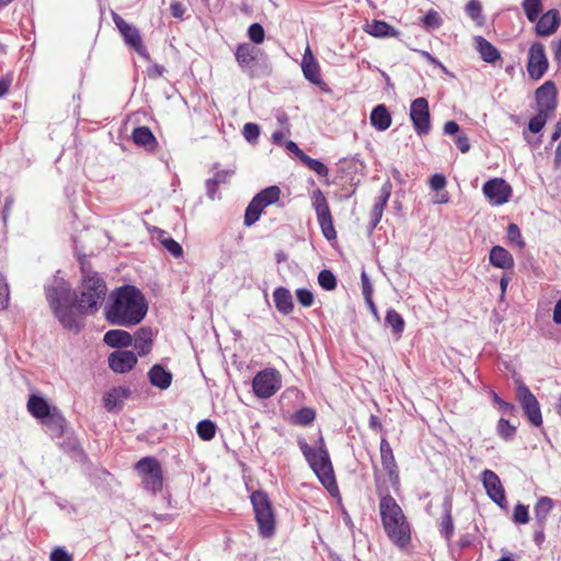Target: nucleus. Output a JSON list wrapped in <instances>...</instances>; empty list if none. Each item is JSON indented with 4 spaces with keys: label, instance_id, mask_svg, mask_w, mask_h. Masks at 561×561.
Instances as JSON below:
<instances>
[{
    "label": "nucleus",
    "instance_id": "a211bd4d",
    "mask_svg": "<svg viewBox=\"0 0 561 561\" xmlns=\"http://www.w3.org/2000/svg\"><path fill=\"white\" fill-rule=\"evenodd\" d=\"M301 69L305 78L314 85L320 88L325 87V82L322 80L320 66L314 58L311 49L307 46L302 56Z\"/></svg>",
    "mask_w": 561,
    "mask_h": 561
},
{
    "label": "nucleus",
    "instance_id": "8fccbe9b",
    "mask_svg": "<svg viewBox=\"0 0 561 561\" xmlns=\"http://www.w3.org/2000/svg\"><path fill=\"white\" fill-rule=\"evenodd\" d=\"M248 37L253 44H262L265 38V31L260 23H253L248 28Z\"/></svg>",
    "mask_w": 561,
    "mask_h": 561
},
{
    "label": "nucleus",
    "instance_id": "423d86ee",
    "mask_svg": "<svg viewBox=\"0 0 561 561\" xmlns=\"http://www.w3.org/2000/svg\"><path fill=\"white\" fill-rule=\"evenodd\" d=\"M250 499L260 535L263 538H271L275 534V515L267 493L257 490L251 494Z\"/></svg>",
    "mask_w": 561,
    "mask_h": 561
},
{
    "label": "nucleus",
    "instance_id": "0e129e2a",
    "mask_svg": "<svg viewBox=\"0 0 561 561\" xmlns=\"http://www.w3.org/2000/svg\"><path fill=\"white\" fill-rule=\"evenodd\" d=\"M286 150L290 153H294L300 161H302L306 153L298 147V145L293 140H287L284 142Z\"/></svg>",
    "mask_w": 561,
    "mask_h": 561
},
{
    "label": "nucleus",
    "instance_id": "72a5a7b5",
    "mask_svg": "<svg viewBox=\"0 0 561 561\" xmlns=\"http://www.w3.org/2000/svg\"><path fill=\"white\" fill-rule=\"evenodd\" d=\"M366 32L375 37H396L399 31L391 26L389 23L380 20H374L367 25Z\"/></svg>",
    "mask_w": 561,
    "mask_h": 561
},
{
    "label": "nucleus",
    "instance_id": "f257e3e1",
    "mask_svg": "<svg viewBox=\"0 0 561 561\" xmlns=\"http://www.w3.org/2000/svg\"><path fill=\"white\" fill-rule=\"evenodd\" d=\"M80 296L71 288L69 282L55 276L45 286L47 302L64 329L78 333L84 327V317L94 314L107 294L106 282L99 273L81 263Z\"/></svg>",
    "mask_w": 561,
    "mask_h": 561
},
{
    "label": "nucleus",
    "instance_id": "ddd939ff",
    "mask_svg": "<svg viewBox=\"0 0 561 561\" xmlns=\"http://www.w3.org/2000/svg\"><path fill=\"white\" fill-rule=\"evenodd\" d=\"M549 61L546 55L545 46L540 42H535L528 49L527 71L533 80L541 79L547 72Z\"/></svg>",
    "mask_w": 561,
    "mask_h": 561
},
{
    "label": "nucleus",
    "instance_id": "2f4dec72",
    "mask_svg": "<svg viewBox=\"0 0 561 561\" xmlns=\"http://www.w3.org/2000/svg\"><path fill=\"white\" fill-rule=\"evenodd\" d=\"M276 309L283 314H289L294 310L290 291L285 287H277L273 293Z\"/></svg>",
    "mask_w": 561,
    "mask_h": 561
},
{
    "label": "nucleus",
    "instance_id": "412c9836",
    "mask_svg": "<svg viewBox=\"0 0 561 561\" xmlns=\"http://www.w3.org/2000/svg\"><path fill=\"white\" fill-rule=\"evenodd\" d=\"M233 170H219L216 171L213 178L207 179L205 182L206 195L209 199H220V194L218 193V188L221 184L229 183L231 176L233 175Z\"/></svg>",
    "mask_w": 561,
    "mask_h": 561
},
{
    "label": "nucleus",
    "instance_id": "e433bc0d",
    "mask_svg": "<svg viewBox=\"0 0 561 561\" xmlns=\"http://www.w3.org/2000/svg\"><path fill=\"white\" fill-rule=\"evenodd\" d=\"M316 420V411L312 408L304 407L290 416V423L298 426H308Z\"/></svg>",
    "mask_w": 561,
    "mask_h": 561
},
{
    "label": "nucleus",
    "instance_id": "4c0bfd02",
    "mask_svg": "<svg viewBox=\"0 0 561 561\" xmlns=\"http://www.w3.org/2000/svg\"><path fill=\"white\" fill-rule=\"evenodd\" d=\"M522 8L529 22H536L542 11V0H523Z\"/></svg>",
    "mask_w": 561,
    "mask_h": 561
},
{
    "label": "nucleus",
    "instance_id": "39448f33",
    "mask_svg": "<svg viewBox=\"0 0 561 561\" xmlns=\"http://www.w3.org/2000/svg\"><path fill=\"white\" fill-rule=\"evenodd\" d=\"M236 60L239 67L250 78H255L261 75L270 76L272 67L264 53L250 43H241L237 46L234 51Z\"/></svg>",
    "mask_w": 561,
    "mask_h": 561
},
{
    "label": "nucleus",
    "instance_id": "864d4df0",
    "mask_svg": "<svg viewBox=\"0 0 561 561\" xmlns=\"http://www.w3.org/2000/svg\"><path fill=\"white\" fill-rule=\"evenodd\" d=\"M513 520L515 524H526L529 520L528 506L517 503L514 507Z\"/></svg>",
    "mask_w": 561,
    "mask_h": 561
},
{
    "label": "nucleus",
    "instance_id": "ea45409f",
    "mask_svg": "<svg viewBox=\"0 0 561 561\" xmlns=\"http://www.w3.org/2000/svg\"><path fill=\"white\" fill-rule=\"evenodd\" d=\"M216 424L210 420H203L197 423L196 432L201 439L210 440L216 434Z\"/></svg>",
    "mask_w": 561,
    "mask_h": 561
},
{
    "label": "nucleus",
    "instance_id": "f704fd0d",
    "mask_svg": "<svg viewBox=\"0 0 561 561\" xmlns=\"http://www.w3.org/2000/svg\"><path fill=\"white\" fill-rule=\"evenodd\" d=\"M553 508V501L548 496H541L538 499L535 507V524L536 525H546L547 517Z\"/></svg>",
    "mask_w": 561,
    "mask_h": 561
},
{
    "label": "nucleus",
    "instance_id": "f8f14e48",
    "mask_svg": "<svg viewBox=\"0 0 561 561\" xmlns=\"http://www.w3.org/2000/svg\"><path fill=\"white\" fill-rule=\"evenodd\" d=\"M410 118L419 136H425L431 130L428 102L425 98H416L410 105Z\"/></svg>",
    "mask_w": 561,
    "mask_h": 561
},
{
    "label": "nucleus",
    "instance_id": "6e6552de",
    "mask_svg": "<svg viewBox=\"0 0 561 561\" xmlns=\"http://www.w3.org/2000/svg\"><path fill=\"white\" fill-rule=\"evenodd\" d=\"M282 387V376L275 368L259 371L252 380L254 394L260 399H268Z\"/></svg>",
    "mask_w": 561,
    "mask_h": 561
},
{
    "label": "nucleus",
    "instance_id": "a878e982",
    "mask_svg": "<svg viewBox=\"0 0 561 561\" xmlns=\"http://www.w3.org/2000/svg\"><path fill=\"white\" fill-rule=\"evenodd\" d=\"M490 263L497 268L511 270L514 267L513 255L503 247L494 245L489 255Z\"/></svg>",
    "mask_w": 561,
    "mask_h": 561
},
{
    "label": "nucleus",
    "instance_id": "473e14b6",
    "mask_svg": "<svg viewBox=\"0 0 561 561\" xmlns=\"http://www.w3.org/2000/svg\"><path fill=\"white\" fill-rule=\"evenodd\" d=\"M139 356L147 355L152 347V331L150 328H140L135 334L134 344Z\"/></svg>",
    "mask_w": 561,
    "mask_h": 561
},
{
    "label": "nucleus",
    "instance_id": "f03ea898",
    "mask_svg": "<svg viewBox=\"0 0 561 561\" xmlns=\"http://www.w3.org/2000/svg\"><path fill=\"white\" fill-rule=\"evenodd\" d=\"M147 312L146 297L134 285H123L114 289L104 308V316L110 324L127 328L140 323Z\"/></svg>",
    "mask_w": 561,
    "mask_h": 561
},
{
    "label": "nucleus",
    "instance_id": "dca6fc26",
    "mask_svg": "<svg viewBox=\"0 0 561 561\" xmlns=\"http://www.w3.org/2000/svg\"><path fill=\"white\" fill-rule=\"evenodd\" d=\"M537 111L552 114L557 107V88L553 81H546L535 92Z\"/></svg>",
    "mask_w": 561,
    "mask_h": 561
},
{
    "label": "nucleus",
    "instance_id": "f3484780",
    "mask_svg": "<svg viewBox=\"0 0 561 561\" xmlns=\"http://www.w3.org/2000/svg\"><path fill=\"white\" fill-rule=\"evenodd\" d=\"M138 359L134 352L117 350L108 356V367L116 374L130 371Z\"/></svg>",
    "mask_w": 561,
    "mask_h": 561
},
{
    "label": "nucleus",
    "instance_id": "de8ad7c7",
    "mask_svg": "<svg viewBox=\"0 0 561 561\" xmlns=\"http://www.w3.org/2000/svg\"><path fill=\"white\" fill-rule=\"evenodd\" d=\"M392 184L390 181H386L379 192V196L376 198L374 206L385 209L387 203L391 196Z\"/></svg>",
    "mask_w": 561,
    "mask_h": 561
},
{
    "label": "nucleus",
    "instance_id": "338daca9",
    "mask_svg": "<svg viewBox=\"0 0 561 561\" xmlns=\"http://www.w3.org/2000/svg\"><path fill=\"white\" fill-rule=\"evenodd\" d=\"M170 11L174 18L183 19L186 9L180 1H172L170 4Z\"/></svg>",
    "mask_w": 561,
    "mask_h": 561
},
{
    "label": "nucleus",
    "instance_id": "aec40b11",
    "mask_svg": "<svg viewBox=\"0 0 561 561\" xmlns=\"http://www.w3.org/2000/svg\"><path fill=\"white\" fill-rule=\"evenodd\" d=\"M443 516L438 523V529L440 536L449 542L454 536V519L451 516L453 511V496L450 494H446L442 504Z\"/></svg>",
    "mask_w": 561,
    "mask_h": 561
},
{
    "label": "nucleus",
    "instance_id": "a19ab883",
    "mask_svg": "<svg viewBox=\"0 0 561 561\" xmlns=\"http://www.w3.org/2000/svg\"><path fill=\"white\" fill-rule=\"evenodd\" d=\"M465 11L478 25H481L484 22L482 5L479 0L468 1Z\"/></svg>",
    "mask_w": 561,
    "mask_h": 561
},
{
    "label": "nucleus",
    "instance_id": "9d476101",
    "mask_svg": "<svg viewBox=\"0 0 561 561\" xmlns=\"http://www.w3.org/2000/svg\"><path fill=\"white\" fill-rule=\"evenodd\" d=\"M516 400L520 404L524 415L527 417L528 422L533 426H541L542 415L539 401L524 382L518 383L516 388Z\"/></svg>",
    "mask_w": 561,
    "mask_h": 561
},
{
    "label": "nucleus",
    "instance_id": "c9c22d12",
    "mask_svg": "<svg viewBox=\"0 0 561 561\" xmlns=\"http://www.w3.org/2000/svg\"><path fill=\"white\" fill-rule=\"evenodd\" d=\"M385 322L391 328L392 333L400 337L404 331L405 322L402 316L394 309H388L385 318Z\"/></svg>",
    "mask_w": 561,
    "mask_h": 561
},
{
    "label": "nucleus",
    "instance_id": "09e8293b",
    "mask_svg": "<svg viewBox=\"0 0 561 561\" xmlns=\"http://www.w3.org/2000/svg\"><path fill=\"white\" fill-rule=\"evenodd\" d=\"M161 244L164 247V249L172 254L174 257H180L183 254V249L181 244L175 241L171 237H161L160 238Z\"/></svg>",
    "mask_w": 561,
    "mask_h": 561
},
{
    "label": "nucleus",
    "instance_id": "393cba45",
    "mask_svg": "<svg viewBox=\"0 0 561 561\" xmlns=\"http://www.w3.org/2000/svg\"><path fill=\"white\" fill-rule=\"evenodd\" d=\"M131 139L137 146L142 147L150 152H153L158 147V141L154 135L147 126L136 127L133 130Z\"/></svg>",
    "mask_w": 561,
    "mask_h": 561
},
{
    "label": "nucleus",
    "instance_id": "7c9ffc66",
    "mask_svg": "<svg viewBox=\"0 0 561 561\" xmlns=\"http://www.w3.org/2000/svg\"><path fill=\"white\" fill-rule=\"evenodd\" d=\"M27 410L35 419L43 420L53 411V408H50L43 397L31 394L27 400Z\"/></svg>",
    "mask_w": 561,
    "mask_h": 561
},
{
    "label": "nucleus",
    "instance_id": "3c124183",
    "mask_svg": "<svg viewBox=\"0 0 561 561\" xmlns=\"http://www.w3.org/2000/svg\"><path fill=\"white\" fill-rule=\"evenodd\" d=\"M10 301V287L5 276L0 272V310L8 308Z\"/></svg>",
    "mask_w": 561,
    "mask_h": 561
},
{
    "label": "nucleus",
    "instance_id": "e2e57ef3",
    "mask_svg": "<svg viewBox=\"0 0 561 561\" xmlns=\"http://www.w3.org/2000/svg\"><path fill=\"white\" fill-rule=\"evenodd\" d=\"M457 148L462 152L466 153L470 150V141L466 134L461 133L457 135L454 139Z\"/></svg>",
    "mask_w": 561,
    "mask_h": 561
},
{
    "label": "nucleus",
    "instance_id": "13d9d810",
    "mask_svg": "<svg viewBox=\"0 0 561 561\" xmlns=\"http://www.w3.org/2000/svg\"><path fill=\"white\" fill-rule=\"evenodd\" d=\"M50 561H72L73 557L64 547H56L49 556Z\"/></svg>",
    "mask_w": 561,
    "mask_h": 561
},
{
    "label": "nucleus",
    "instance_id": "c85d7f7f",
    "mask_svg": "<svg viewBox=\"0 0 561 561\" xmlns=\"http://www.w3.org/2000/svg\"><path fill=\"white\" fill-rule=\"evenodd\" d=\"M370 124L377 130L385 131L391 125V115L385 104L375 106L370 113Z\"/></svg>",
    "mask_w": 561,
    "mask_h": 561
},
{
    "label": "nucleus",
    "instance_id": "4468645a",
    "mask_svg": "<svg viewBox=\"0 0 561 561\" xmlns=\"http://www.w3.org/2000/svg\"><path fill=\"white\" fill-rule=\"evenodd\" d=\"M482 192L489 199L490 204L500 206L510 201L513 191L505 180L494 178L483 184Z\"/></svg>",
    "mask_w": 561,
    "mask_h": 561
},
{
    "label": "nucleus",
    "instance_id": "4d7b16f0",
    "mask_svg": "<svg viewBox=\"0 0 561 561\" xmlns=\"http://www.w3.org/2000/svg\"><path fill=\"white\" fill-rule=\"evenodd\" d=\"M243 137L249 141H255L260 136V127L254 123H247L242 130Z\"/></svg>",
    "mask_w": 561,
    "mask_h": 561
},
{
    "label": "nucleus",
    "instance_id": "6ab92c4d",
    "mask_svg": "<svg viewBox=\"0 0 561 561\" xmlns=\"http://www.w3.org/2000/svg\"><path fill=\"white\" fill-rule=\"evenodd\" d=\"M560 23V12L557 9H550L538 18L535 32L538 36H550L557 32Z\"/></svg>",
    "mask_w": 561,
    "mask_h": 561
},
{
    "label": "nucleus",
    "instance_id": "4be33fe9",
    "mask_svg": "<svg viewBox=\"0 0 561 561\" xmlns=\"http://www.w3.org/2000/svg\"><path fill=\"white\" fill-rule=\"evenodd\" d=\"M130 393V389L123 386L111 389L103 398L104 408L108 412L121 410L124 401L129 398Z\"/></svg>",
    "mask_w": 561,
    "mask_h": 561
},
{
    "label": "nucleus",
    "instance_id": "49530a36",
    "mask_svg": "<svg viewBox=\"0 0 561 561\" xmlns=\"http://www.w3.org/2000/svg\"><path fill=\"white\" fill-rule=\"evenodd\" d=\"M318 283L324 290H333L336 287V277L330 270H322L318 275Z\"/></svg>",
    "mask_w": 561,
    "mask_h": 561
},
{
    "label": "nucleus",
    "instance_id": "c756f323",
    "mask_svg": "<svg viewBox=\"0 0 561 561\" xmlns=\"http://www.w3.org/2000/svg\"><path fill=\"white\" fill-rule=\"evenodd\" d=\"M477 50L479 51L481 59L488 64H494L501 59L500 50L488 39L482 36L476 37Z\"/></svg>",
    "mask_w": 561,
    "mask_h": 561
},
{
    "label": "nucleus",
    "instance_id": "052dcab7",
    "mask_svg": "<svg viewBox=\"0 0 561 561\" xmlns=\"http://www.w3.org/2000/svg\"><path fill=\"white\" fill-rule=\"evenodd\" d=\"M360 283H362V294L364 296V299L373 298V285L370 283V279L366 272H362L360 275Z\"/></svg>",
    "mask_w": 561,
    "mask_h": 561
},
{
    "label": "nucleus",
    "instance_id": "2eb2a0df",
    "mask_svg": "<svg viewBox=\"0 0 561 561\" xmlns=\"http://www.w3.org/2000/svg\"><path fill=\"white\" fill-rule=\"evenodd\" d=\"M481 478L488 496L500 507L504 508L507 501L499 476L492 470L485 469L482 471Z\"/></svg>",
    "mask_w": 561,
    "mask_h": 561
},
{
    "label": "nucleus",
    "instance_id": "20e7f679",
    "mask_svg": "<svg viewBox=\"0 0 561 561\" xmlns=\"http://www.w3.org/2000/svg\"><path fill=\"white\" fill-rule=\"evenodd\" d=\"M297 444L306 461L317 474L322 485L330 493L337 491L333 467L323 437L321 435L319 436L316 447H311L304 437H298Z\"/></svg>",
    "mask_w": 561,
    "mask_h": 561
},
{
    "label": "nucleus",
    "instance_id": "bf43d9fd",
    "mask_svg": "<svg viewBox=\"0 0 561 561\" xmlns=\"http://www.w3.org/2000/svg\"><path fill=\"white\" fill-rule=\"evenodd\" d=\"M382 214H383V209L373 206L371 211H370V221H369V226H368L369 233H371L376 229V227L378 226V224L380 222V220L382 218Z\"/></svg>",
    "mask_w": 561,
    "mask_h": 561
},
{
    "label": "nucleus",
    "instance_id": "69168bd1",
    "mask_svg": "<svg viewBox=\"0 0 561 561\" xmlns=\"http://www.w3.org/2000/svg\"><path fill=\"white\" fill-rule=\"evenodd\" d=\"M260 216L261 215L257 211H255L252 207L248 205L244 214V225L247 227L252 226L260 219Z\"/></svg>",
    "mask_w": 561,
    "mask_h": 561
},
{
    "label": "nucleus",
    "instance_id": "b1692460",
    "mask_svg": "<svg viewBox=\"0 0 561 561\" xmlns=\"http://www.w3.org/2000/svg\"><path fill=\"white\" fill-rule=\"evenodd\" d=\"M380 457L381 465L383 469L387 471L390 480H398V466L394 459L392 448L386 438H382L380 442Z\"/></svg>",
    "mask_w": 561,
    "mask_h": 561
},
{
    "label": "nucleus",
    "instance_id": "c03bdc74",
    "mask_svg": "<svg viewBox=\"0 0 561 561\" xmlns=\"http://www.w3.org/2000/svg\"><path fill=\"white\" fill-rule=\"evenodd\" d=\"M551 114L537 111V114L529 119L528 129L533 134H538L545 127Z\"/></svg>",
    "mask_w": 561,
    "mask_h": 561
},
{
    "label": "nucleus",
    "instance_id": "5701e85b",
    "mask_svg": "<svg viewBox=\"0 0 561 561\" xmlns=\"http://www.w3.org/2000/svg\"><path fill=\"white\" fill-rule=\"evenodd\" d=\"M148 379L153 387L165 390L171 386L173 375L162 365L154 364L148 371Z\"/></svg>",
    "mask_w": 561,
    "mask_h": 561
},
{
    "label": "nucleus",
    "instance_id": "58836bf2",
    "mask_svg": "<svg viewBox=\"0 0 561 561\" xmlns=\"http://www.w3.org/2000/svg\"><path fill=\"white\" fill-rule=\"evenodd\" d=\"M280 188L276 185L268 186L255 195L263 206L267 207L279 199Z\"/></svg>",
    "mask_w": 561,
    "mask_h": 561
},
{
    "label": "nucleus",
    "instance_id": "7ed1b4c3",
    "mask_svg": "<svg viewBox=\"0 0 561 561\" xmlns=\"http://www.w3.org/2000/svg\"><path fill=\"white\" fill-rule=\"evenodd\" d=\"M379 513L382 527L390 541L399 549L410 546L411 526L402 508L390 494L380 497Z\"/></svg>",
    "mask_w": 561,
    "mask_h": 561
},
{
    "label": "nucleus",
    "instance_id": "bb28decb",
    "mask_svg": "<svg viewBox=\"0 0 561 561\" xmlns=\"http://www.w3.org/2000/svg\"><path fill=\"white\" fill-rule=\"evenodd\" d=\"M104 343L113 348L128 347L133 343V336L125 330L113 329L104 334Z\"/></svg>",
    "mask_w": 561,
    "mask_h": 561
},
{
    "label": "nucleus",
    "instance_id": "774afa93",
    "mask_svg": "<svg viewBox=\"0 0 561 561\" xmlns=\"http://www.w3.org/2000/svg\"><path fill=\"white\" fill-rule=\"evenodd\" d=\"M444 133L456 137L457 135L461 134L459 124L455 121L446 122L444 125Z\"/></svg>",
    "mask_w": 561,
    "mask_h": 561
},
{
    "label": "nucleus",
    "instance_id": "1a4fd4ad",
    "mask_svg": "<svg viewBox=\"0 0 561 561\" xmlns=\"http://www.w3.org/2000/svg\"><path fill=\"white\" fill-rule=\"evenodd\" d=\"M312 207L317 215L318 224L321 228L322 234L327 240H334L336 231L333 226V218L329 207V203L320 188L312 192Z\"/></svg>",
    "mask_w": 561,
    "mask_h": 561
},
{
    "label": "nucleus",
    "instance_id": "a18cd8bd",
    "mask_svg": "<svg viewBox=\"0 0 561 561\" xmlns=\"http://www.w3.org/2000/svg\"><path fill=\"white\" fill-rule=\"evenodd\" d=\"M307 168L316 172L319 176H328L329 168L318 159H313L306 154L301 161Z\"/></svg>",
    "mask_w": 561,
    "mask_h": 561
},
{
    "label": "nucleus",
    "instance_id": "5fc2aeb1",
    "mask_svg": "<svg viewBox=\"0 0 561 561\" xmlns=\"http://www.w3.org/2000/svg\"><path fill=\"white\" fill-rule=\"evenodd\" d=\"M491 397L493 402L499 407V409L508 415H514L516 412V407L513 403L506 402L502 400L495 391H491Z\"/></svg>",
    "mask_w": 561,
    "mask_h": 561
},
{
    "label": "nucleus",
    "instance_id": "680f3d73",
    "mask_svg": "<svg viewBox=\"0 0 561 561\" xmlns=\"http://www.w3.org/2000/svg\"><path fill=\"white\" fill-rule=\"evenodd\" d=\"M446 178L444 174L436 173L430 179V187L433 191H442L446 186Z\"/></svg>",
    "mask_w": 561,
    "mask_h": 561
},
{
    "label": "nucleus",
    "instance_id": "79ce46f5",
    "mask_svg": "<svg viewBox=\"0 0 561 561\" xmlns=\"http://www.w3.org/2000/svg\"><path fill=\"white\" fill-rule=\"evenodd\" d=\"M497 434L501 438L508 442L516 435V426L512 425L508 420L501 417L496 426Z\"/></svg>",
    "mask_w": 561,
    "mask_h": 561
},
{
    "label": "nucleus",
    "instance_id": "0eeeda50",
    "mask_svg": "<svg viewBox=\"0 0 561 561\" xmlns=\"http://www.w3.org/2000/svg\"><path fill=\"white\" fill-rule=\"evenodd\" d=\"M146 490L156 494L162 490L163 476L160 462L153 457H144L136 463Z\"/></svg>",
    "mask_w": 561,
    "mask_h": 561
},
{
    "label": "nucleus",
    "instance_id": "9b49d317",
    "mask_svg": "<svg viewBox=\"0 0 561 561\" xmlns=\"http://www.w3.org/2000/svg\"><path fill=\"white\" fill-rule=\"evenodd\" d=\"M113 22L115 23V26L119 33L123 35L126 45L135 49L137 54L142 58L149 59V53L142 43L139 31L135 26L127 23L117 13H113Z\"/></svg>",
    "mask_w": 561,
    "mask_h": 561
},
{
    "label": "nucleus",
    "instance_id": "37998d69",
    "mask_svg": "<svg viewBox=\"0 0 561 561\" xmlns=\"http://www.w3.org/2000/svg\"><path fill=\"white\" fill-rule=\"evenodd\" d=\"M507 240L511 244L516 245L519 250L526 247V242L522 236L520 229L516 224L507 226Z\"/></svg>",
    "mask_w": 561,
    "mask_h": 561
},
{
    "label": "nucleus",
    "instance_id": "603ef678",
    "mask_svg": "<svg viewBox=\"0 0 561 561\" xmlns=\"http://www.w3.org/2000/svg\"><path fill=\"white\" fill-rule=\"evenodd\" d=\"M424 27L436 30L442 25V19L435 10H430L422 19Z\"/></svg>",
    "mask_w": 561,
    "mask_h": 561
},
{
    "label": "nucleus",
    "instance_id": "cd10ccee",
    "mask_svg": "<svg viewBox=\"0 0 561 561\" xmlns=\"http://www.w3.org/2000/svg\"><path fill=\"white\" fill-rule=\"evenodd\" d=\"M42 422L51 437H60L64 434L66 420L57 408H53V411Z\"/></svg>",
    "mask_w": 561,
    "mask_h": 561
},
{
    "label": "nucleus",
    "instance_id": "6e6d98bb",
    "mask_svg": "<svg viewBox=\"0 0 561 561\" xmlns=\"http://www.w3.org/2000/svg\"><path fill=\"white\" fill-rule=\"evenodd\" d=\"M296 297L298 302L302 307H311L314 302V297L311 290L307 288H299L296 290Z\"/></svg>",
    "mask_w": 561,
    "mask_h": 561
}]
</instances>
